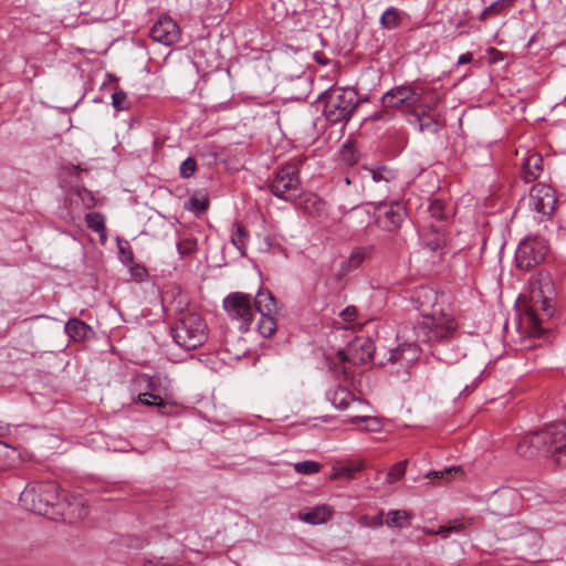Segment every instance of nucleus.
<instances>
[{
	"label": "nucleus",
	"instance_id": "1",
	"mask_svg": "<svg viewBox=\"0 0 566 566\" xmlns=\"http://www.w3.org/2000/svg\"><path fill=\"white\" fill-rule=\"evenodd\" d=\"M458 327L459 325L455 319L446 314H441L438 317H427L413 327L416 342H406L397 348L387 350L388 357L386 361L400 364V366L408 368L420 357L421 349L418 343H426L432 346L448 344L454 339ZM434 354L440 359H447L442 357L443 353L438 347L434 348Z\"/></svg>",
	"mask_w": 566,
	"mask_h": 566
},
{
	"label": "nucleus",
	"instance_id": "2",
	"mask_svg": "<svg viewBox=\"0 0 566 566\" xmlns=\"http://www.w3.org/2000/svg\"><path fill=\"white\" fill-rule=\"evenodd\" d=\"M19 501L21 505L35 514L51 520L84 518L88 514L82 500L73 497V501L62 499L56 482H32L21 492Z\"/></svg>",
	"mask_w": 566,
	"mask_h": 566
},
{
	"label": "nucleus",
	"instance_id": "3",
	"mask_svg": "<svg viewBox=\"0 0 566 566\" xmlns=\"http://www.w3.org/2000/svg\"><path fill=\"white\" fill-rule=\"evenodd\" d=\"M377 352L369 337L358 336L337 350H324V361L327 369L339 380L354 382L357 368L374 361Z\"/></svg>",
	"mask_w": 566,
	"mask_h": 566
},
{
	"label": "nucleus",
	"instance_id": "4",
	"mask_svg": "<svg viewBox=\"0 0 566 566\" xmlns=\"http://www.w3.org/2000/svg\"><path fill=\"white\" fill-rule=\"evenodd\" d=\"M516 452L523 458L541 455L566 467V422L549 423L528 433L517 443Z\"/></svg>",
	"mask_w": 566,
	"mask_h": 566
},
{
	"label": "nucleus",
	"instance_id": "5",
	"mask_svg": "<svg viewBox=\"0 0 566 566\" xmlns=\"http://www.w3.org/2000/svg\"><path fill=\"white\" fill-rule=\"evenodd\" d=\"M317 102L323 103V114L332 125L348 123L360 103L355 88L339 86L321 93Z\"/></svg>",
	"mask_w": 566,
	"mask_h": 566
},
{
	"label": "nucleus",
	"instance_id": "6",
	"mask_svg": "<svg viewBox=\"0 0 566 566\" xmlns=\"http://www.w3.org/2000/svg\"><path fill=\"white\" fill-rule=\"evenodd\" d=\"M170 332L175 343L186 350L196 349L208 339V325L196 312H180Z\"/></svg>",
	"mask_w": 566,
	"mask_h": 566
},
{
	"label": "nucleus",
	"instance_id": "7",
	"mask_svg": "<svg viewBox=\"0 0 566 566\" xmlns=\"http://www.w3.org/2000/svg\"><path fill=\"white\" fill-rule=\"evenodd\" d=\"M266 187L276 198L289 202L294 201L302 188L298 164L290 161L277 167Z\"/></svg>",
	"mask_w": 566,
	"mask_h": 566
},
{
	"label": "nucleus",
	"instance_id": "8",
	"mask_svg": "<svg viewBox=\"0 0 566 566\" xmlns=\"http://www.w3.org/2000/svg\"><path fill=\"white\" fill-rule=\"evenodd\" d=\"M554 313V307L548 297L544 296L542 287H533L526 304L524 321L533 336H542L546 328L543 323L548 321Z\"/></svg>",
	"mask_w": 566,
	"mask_h": 566
},
{
	"label": "nucleus",
	"instance_id": "9",
	"mask_svg": "<svg viewBox=\"0 0 566 566\" xmlns=\"http://www.w3.org/2000/svg\"><path fill=\"white\" fill-rule=\"evenodd\" d=\"M548 251L547 241L541 235H528L517 245L515 262L517 268L530 270L544 261Z\"/></svg>",
	"mask_w": 566,
	"mask_h": 566
},
{
	"label": "nucleus",
	"instance_id": "10",
	"mask_svg": "<svg viewBox=\"0 0 566 566\" xmlns=\"http://www.w3.org/2000/svg\"><path fill=\"white\" fill-rule=\"evenodd\" d=\"M223 308L228 316L240 323V328L248 329L253 316L252 297L242 292H232L223 300Z\"/></svg>",
	"mask_w": 566,
	"mask_h": 566
},
{
	"label": "nucleus",
	"instance_id": "11",
	"mask_svg": "<svg viewBox=\"0 0 566 566\" xmlns=\"http://www.w3.org/2000/svg\"><path fill=\"white\" fill-rule=\"evenodd\" d=\"M424 88L418 85L395 86L382 95L381 104L394 109L412 107L421 103Z\"/></svg>",
	"mask_w": 566,
	"mask_h": 566
},
{
	"label": "nucleus",
	"instance_id": "12",
	"mask_svg": "<svg viewBox=\"0 0 566 566\" xmlns=\"http://www.w3.org/2000/svg\"><path fill=\"white\" fill-rule=\"evenodd\" d=\"M406 216V207L399 201H380L375 207L376 223L385 231L392 232L398 230Z\"/></svg>",
	"mask_w": 566,
	"mask_h": 566
},
{
	"label": "nucleus",
	"instance_id": "13",
	"mask_svg": "<svg viewBox=\"0 0 566 566\" xmlns=\"http://www.w3.org/2000/svg\"><path fill=\"white\" fill-rule=\"evenodd\" d=\"M557 198L554 189L546 184H536L530 191L528 206L541 216L549 217L556 209Z\"/></svg>",
	"mask_w": 566,
	"mask_h": 566
},
{
	"label": "nucleus",
	"instance_id": "14",
	"mask_svg": "<svg viewBox=\"0 0 566 566\" xmlns=\"http://www.w3.org/2000/svg\"><path fill=\"white\" fill-rule=\"evenodd\" d=\"M149 35L155 42L169 46L179 41L180 29L172 18L163 15L154 23Z\"/></svg>",
	"mask_w": 566,
	"mask_h": 566
},
{
	"label": "nucleus",
	"instance_id": "15",
	"mask_svg": "<svg viewBox=\"0 0 566 566\" xmlns=\"http://www.w3.org/2000/svg\"><path fill=\"white\" fill-rule=\"evenodd\" d=\"M517 501L518 494L514 489L502 488L493 495L491 500L492 511L500 516H511L517 509Z\"/></svg>",
	"mask_w": 566,
	"mask_h": 566
},
{
	"label": "nucleus",
	"instance_id": "16",
	"mask_svg": "<svg viewBox=\"0 0 566 566\" xmlns=\"http://www.w3.org/2000/svg\"><path fill=\"white\" fill-rule=\"evenodd\" d=\"M333 510L328 505H316L298 512V518L311 525H318L327 522L332 516Z\"/></svg>",
	"mask_w": 566,
	"mask_h": 566
},
{
	"label": "nucleus",
	"instance_id": "17",
	"mask_svg": "<svg viewBox=\"0 0 566 566\" xmlns=\"http://www.w3.org/2000/svg\"><path fill=\"white\" fill-rule=\"evenodd\" d=\"M65 333L74 342H84L90 339L94 332L92 327L78 318H70L65 324Z\"/></svg>",
	"mask_w": 566,
	"mask_h": 566
},
{
	"label": "nucleus",
	"instance_id": "18",
	"mask_svg": "<svg viewBox=\"0 0 566 566\" xmlns=\"http://www.w3.org/2000/svg\"><path fill=\"white\" fill-rule=\"evenodd\" d=\"M252 306L260 316L276 314V300L270 290H260L254 297Z\"/></svg>",
	"mask_w": 566,
	"mask_h": 566
},
{
	"label": "nucleus",
	"instance_id": "19",
	"mask_svg": "<svg viewBox=\"0 0 566 566\" xmlns=\"http://www.w3.org/2000/svg\"><path fill=\"white\" fill-rule=\"evenodd\" d=\"M543 171V158L539 154L530 155L523 164L521 176L525 182L536 180Z\"/></svg>",
	"mask_w": 566,
	"mask_h": 566
},
{
	"label": "nucleus",
	"instance_id": "20",
	"mask_svg": "<svg viewBox=\"0 0 566 566\" xmlns=\"http://www.w3.org/2000/svg\"><path fill=\"white\" fill-rule=\"evenodd\" d=\"M303 212L313 218H322L327 214V205L315 193H308L302 201Z\"/></svg>",
	"mask_w": 566,
	"mask_h": 566
},
{
	"label": "nucleus",
	"instance_id": "21",
	"mask_svg": "<svg viewBox=\"0 0 566 566\" xmlns=\"http://www.w3.org/2000/svg\"><path fill=\"white\" fill-rule=\"evenodd\" d=\"M373 252L371 247H359L353 250L347 260L342 262L339 272L347 274L348 272L357 269Z\"/></svg>",
	"mask_w": 566,
	"mask_h": 566
},
{
	"label": "nucleus",
	"instance_id": "22",
	"mask_svg": "<svg viewBox=\"0 0 566 566\" xmlns=\"http://www.w3.org/2000/svg\"><path fill=\"white\" fill-rule=\"evenodd\" d=\"M371 179L376 184L384 182L387 185V190H390L389 185L395 182L398 178V172L395 169L389 168L388 166L381 165L374 168H367Z\"/></svg>",
	"mask_w": 566,
	"mask_h": 566
},
{
	"label": "nucleus",
	"instance_id": "23",
	"mask_svg": "<svg viewBox=\"0 0 566 566\" xmlns=\"http://www.w3.org/2000/svg\"><path fill=\"white\" fill-rule=\"evenodd\" d=\"M85 222L88 229L98 233L99 240L104 244L107 240L104 216L101 212H88L85 216Z\"/></svg>",
	"mask_w": 566,
	"mask_h": 566
},
{
	"label": "nucleus",
	"instance_id": "24",
	"mask_svg": "<svg viewBox=\"0 0 566 566\" xmlns=\"http://www.w3.org/2000/svg\"><path fill=\"white\" fill-rule=\"evenodd\" d=\"M354 395L353 392L344 387L338 386L335 388V390L331 394L329 400L337 409L344 410L348 408V406L354 401Z\"/></svg>",
	"mask_w": 566,
	"mask_h": 566
},
{
	"label": "nucleus",
	"instance_id": "25",
	"mask_svg": "<svg viewBox=\"0 0 566 566\" xmlns=\"http://www.w3.org/2000/svg\"><path fill=\"white\" fill-rule=\"evenodd\" d=\"M472 518H454L449 521L447 524L441 525L437 532V534L442 535V537H447L450 533H462L467 530L471 524Z\"/></svg>",
	"mask_w": 566,
	"mask_h": 566
},
{
	"label": "nucleus",
	"instance_id": "26",
	"mask_svg": "<svg viewBox=\"0 0 566 566\" xmlns=\"http://www.w3.org/2000/svg\"><path fill=\"white\" fill-rule=\"evenodd\" d=\"M380 25L387 30H394L400 27L402 22L401 12L395 8L389 7L380 17Z\"/></svg>",
	"mask_w": 566,
	"mask_h": 566
},
{
	"label": "nucleus",
	"instance_id": "27",
	"mask_svg": "<svg viewBox=\"0 0 566 566\" xmlns=\"http://www.w3.org/2000/svg\"><path fill=\"white\" fill-rule=\"evenodd\" d=\"M411 514L403 510H391L387 514L388 526L403 528L410 524Z\"/></svg>",
	"mask_w": 566,
	"mask_h": 566
},
{
	"label": "nucleus",
	"instance_id": "28",
	"mask_svg": "<svg viewBox=\"0 0 566 566\" xmlns=\"http://www.w3.org/2000/svg\"><path fill=\"white\" fill-rule=\"evenodd\" d=\"M176 247L181 258L191 255L198 249V239L191 234L180 237L176 243Z\"/></svg>",
	"mask_w": 566,
	"mask_h": 566
},
{
	"label": "nucleus",
	"instance_id": "29",
	"mask_svg": "<svg viewBox=\"0 0 566 566\" xmlns=\"http://www.w3.org/2000/svg\"><path fill=\"white\" fill-rule=\"evenodd\" d=\"M231 243L240 251L242 256L245 254L248 233L239 223H235V231L231 235Z\"/></svg>",
	"mask_w": 566,
	"mask_h": 566
},
{
	"label": "nucleus",
	"instance_id": "30",
	"mask_svg": "<svg viewBox=\"0 0 566 566\" xmlns=\"http://www.w3.org/2000/svg\"><path fill=\"white\" fill-rule=\"evenodd\" d=\"M209 208V200L206 197H198L192 196L185 202V209L196 213L200 214L208 210Z\"/></svg>",
	"mask_w": 566,
	"mask_h": 566
},
{
	"label": "nucleus",
	"instance_id": "31",
	"mask_svg": "<svg viewBox=\"0 0 566 566\" xmlns=\"http://www.w3.org/2000/svg\"><path fill=\"white\" fill-rule=\"evenodd\" d=\"M258 331L263 337H271L276 331V322L274 315L264 314V316H260Z\"/></svg>",
	"mask_w": 566,
	"mask_h": 566
},
{
	"label": "nucleus",
	"instance_id": "32",
	"mask_svg": "<svg viewBox=\"0 0 566 566\" xmlns=\"http://www.w3.org/2000/svg\"><path fill=\"white\" fill-rule=\"evenodd\" d=\"M118 258L125 265H132L134 263V253L128 241L117 239Z\"/></svg>",
	"mask_w": 566,
	"mask_h": 566
},
{
	"label": "nucleus",
	"instance_id": "33",
	"mask_svg": "<svg viewBox=\"0 0 566 566\" xmlns=\"http://www.w3.org/2000/svg\"><path fill=\"white\" fill-rule=\"evenodd\" d=\"M357 522L363 527L376 530L384 525V513L379 512L378 514L371 517L368 515H361L358 517Z\"/></svg>",
	"mask_w": 566,
	"mask_h": 566
},
{
	"label": "nucleus",
	"instance_id": "34",
	"mask_svg": "<svg viewBox=\"0 0 566 566\" xmlns=\"http://www.w3.org/2000/svg\"><path fill=\"white\" fill-rule=\"evenodd\" d=\"M407 461H400L395 463L387 472V482L395 483L399 481L406 473Z\"/></svg>",
	"mask_w": 566,
	"mask_h": 566
},
{
	"label": "nucleus",
	"instance_id": "35",
	"mask_svg": "<svg viewBox=\"0 0 566 566\" xmlns=\"http://www.w3.org/2000/svg\"><path fill=\"white\" fill-rule=\"evenodd\" d=\"M294 470L300 474H314L321 470V464L312 460L301 461L294 464Z\"/></svg>",
	"mask_w": 566,
	"mask_h": 566
},
{
	"label": "nucleus",
	"instance_id": "36",
	"mask_svg": "<svg viewBox=\"0 0 566 566\" xmlns=\"http://www.w3.org/2000/svg\"><path fill=\"white\" fill-rule=\"evenodd\" d=\"M138 401L145 406H156L159 408L166 407V402L164 401V399L160 396L149 394V392L139 394Z\"/></svg>",
	"mask_w": 566,
	"mask_h": 566
},
{
	"label": "nucleus",
	"instance_id": "37",
	"mask_svg": "<svg viewBox=\"0 0 566 566\" xmlns=\"http://www.w3.org/2000/svg\"><path fill=\"white\" fill-rule=\"evenodd\" d=\"M112 104L116 111H126L129 108L127 94L124 91H116L112 95Z\"/></svg>",
	"mask_w": 566,
	"mask_h": 566
},
{
	"label": "nucleus",
	"instance_id": "38",
	"mask_svg": "<svg viewBox=\"0 0 566 566\" xmlns=\"http://www.w3.org/2000/svg\"><path fill=\"white\" fill-rule=\"evenodd\" d=\"M196 169H197L196 159L192 157H188L181 163V165L179 167V172L182 178L188 179L195 174Z\"/></svg>",
	"mask_w": 566,
	"mask_h": 566
},
{
	"label": "nucleus",
	"instance_id": "39",
	"mask_svg": "<svg viewBox=\"0 0 566 566\" xmlns=\"http://www.w3.org/2000/svg\"><path fill=\"white\" fill-rule=\"evenodd\" d=\"M418 116V122H419V129L421 132H424V130H428V132H432V133H436L438 129H437V122L432 118H427L426 117V114L423 113L422 116Z\"/></svg>",
	"mask_w": 566,
	"mask_h": 566
},
{
	"label": "nucleus",
	"instance_id": "40",
	"mask_svg": "<svg viewBox=\"0 0 566 566\" xmlns=\"http://www.w3.org/2000/svg\"><path fill=\"white\" fill-rule=\"evenodd\" d=\"M359 422L365 423L364 427H361L364 430L367 431H377L380 428V423L377 418L374 417H360L357 418Z\"/></svg>",
	"mask_w": 566,
	"mask_h": 566
},
{
	"label": "nucleus",
	"instance_id": "41",
	"mask_svg": "<svg viewBox=\"0 0 566 566\" xmlns=\"http://www.w3.org/2000/svg\"><path fill=\"white\" fill-rule=\"evenodd\" d=\"M356 315H357V310L355 306H347L346 308H344L340 312V316L346 322H353L354 318L356 317Z\"/></svg>",
	"mask_w": 566,
	"mask_h": 566
},
{
	"label": "nucleus",
	"instance_id": "42",
	"mask_svg": "<svg viewBox=\"0 0 566 566\" xmlns=\"http://www.w3.org/2000/svg\"><path fill=\"white\" fill-rule=\"evenodd\" d=\"M430 212H431L432 217H434L436 219H443L444 218L442 206L439 202H433L430 206Z\"/></svg>",
	"mask_w": 566,
	"mask_h": 566
},
{
	"label": "nucleus",
	"instance_id": "43",
	"mask_svg": "<svg viewBox=\"0 0 566 566\" xmlns=\"http://www.w3.org/2000/svg\"><path fill=\"white\" fill-rule=\"evenodd\" d=\"M472 60H473L472 53L468 52V53L461 54L459 56L458 64L459 65L467 64V63H470Z\"/></svg>",
	"mask_w": 566,
	"mask_h": 566
},
{
	"label": "nucleus",
	"instance_id": "44",
	"mask_svg": "<svg viewBox=\"0 0 566 566\" xmlns=\"http://www.w3.org/2000/svg\"><path fill=\"white\" fill-rule=\"evenodd\" d=\"M453 471L457 472L458 469L451 468V469H447L444 472L443 471H433L431 474L434 475V476H441L442 478L444 474L450 475Z\"/></svg>",
	"mask_w": 566,
	"mask_h": 566
},
{
	"label": "nucleus",
	"instance_id": "45",
	"mask_svg": "<svg viewBox=\"0 0 566 566\" xmlns=\"http://www.w3.org/2000/svg\"><path fill=\"white\" fill-rule=\"evenodd\" d=\"M471 391H472V388H471L469 385H467V386L464 387V389L461 391V394H460V395H461V396H467V395H469Z\"/></svg>",
	"mask_w": 566,
	"mask_h": 566
},
{
	"label": "nucleus",
	"instance_id": "46",
	"mask_svg": "<svg viewBox=\"0 0 566 566\" xmlns=\"http://www.w3.org/2000/svg\"><path fill=\"white\" fill-rule=\"evenodd\" d=\"M385 114H387V112H377V113H375L374 117L376 119H384L385 118Z\"/></svg>",
	"mask_w": 566,
	"mask_h": 566
},
{
	"label": "nucleus",
	"instance_id": "47",
	"mask_svg": "<svg viewBox=\"0 0 566 566\" xmlns=\"http://www.w3.org/2000/svg\"><path fill=\"white\" fill-rule=\"evenodd\" d=\"M136 271H137V272L135 273L136 275H140L142 273H145V269H144V268H142V266H137Z\"/></svg>",
	"mask_w": 566,
	"mask_h": 566
},
{
	"label": "nucleus",
	"instance_id": "48",
	"mask_svg": "<svg viewBox=\"0 0 566 566\" xmlns=\"http://www.w3.org/2000/svg\"><path fill=\"white\" fill-rule=\"evenodd\" d=\"M73 170H74L75 174H78L80 171H82L80 166H73Z\"/></svg>",
	"mask_w": 566,
	"mask_h": 566
},
{
	"label": "nucleus",
	"instance_id": "49",
	"mask_svg": "<svg viewBox=\"0 0 566 566\" xmlns=\"http://www.w3.org/2000/svg\"><path fill=\"white\" fill-rule=\"evenodd\" d=\"M376 364L384 366L386 363L384 360H379Z\"/></svg>",
	"mask_w": 566,
	"mask_h": 566
},
{
	"label": "nucleus",
	"instance_id": "50",
	"mask_svg": "<svg viewBox=\"0 0 566 566\" xmlns=\"http://www.w3.org/2000/svg\"><path fill=\"white\" fill-rule=\"evenodd\" d=\"M317 61H318L319 63H322V64H325V62L323 61V59H319V60H317Z\"/></svg>",
	"mask_w": 566,
	"mask_h": 566
}]
</instances>
